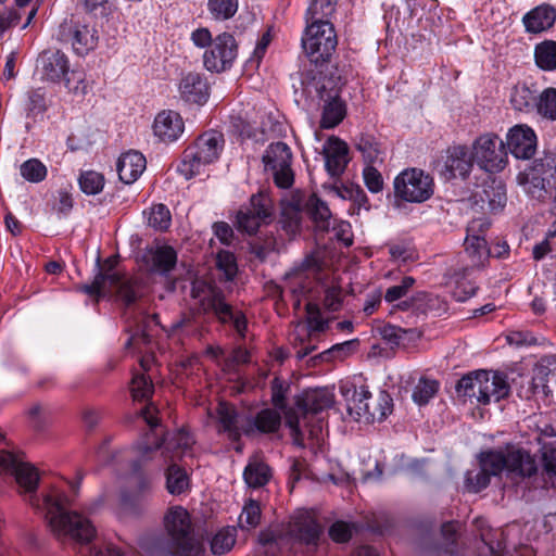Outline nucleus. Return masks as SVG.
Returning a JSON list of instances; mask_svg holds the SVG:
<instances>
[{
    "mask_svg": "<svg viewBox=\"0 0 556 556\" xmlns=\"http://www.w3.org/2000/svg\"><path fill=\"white\" fill-rule=\"evenodd\" d=\"M0 472L14 477L18 491L30 506L40 510L53 536L61 543L87 544L96 535L91 521L77 511L67 510L72 500L63 490L52 486L41 498L36 494L39 473L18 454L0 450Z\"/></svg>",
    "mask_w": 556,
    "mask_h": 556,
    "instance_id": "obj_1",
    "label": "nucleus"
},
{
    "mask_svg": "<svg viewBox=\"0 0 556 556\" xmlns=\"http://www.w3.org/2000/svg\"><path fill=\"white\" fill-rule=\"evenodd\" d=\"M536 470V460L528 451L507 446L504 451L481 453L480 468L466 472L465 486L467 491L478 493L489 485L491 476L506 471L509 478H526Z\"/></svg>",
    "mask_w": 556,
    "mask_h": 556,
    "instance_id": "obj_2",
    "label": "nucleus"
},
{
    "mask_svg": "<svg viewBox=\"0 0 556 556\" xmlns=\"http://www.w3.org/2000/svg\"><path fill=\"white\" fill-rule=\"evenodd\" d=\"M334 403L333 392L327 388L309 390L298 400L296 406L286 412V424L291 430L293 443L303 447L305 432L309 437H318L321 426L314 425L307 428L311 414H318L330 408Z\"/></svg>",
    "mask_w": 556,
    "mask_h": 556,
    "instance_id": "obj_3",
    "label": "nucleus"
},
{
    "mask_svg": "<svg viewBox=\"0 0 556 556\" xmlns=\"http://www.w3.org/2000/svg\"><path fill=\"white\" fill-rule=\"evenodd\" d=\"M460 396L476 401L479 405L498 402L509 393V384L502 374L478 370L464 376L456 386Z\"/></svg>",
    "mask_w": 556,
    "mask_h": 556,
    "instance_id": "obj_4",
    "label": "nucleus"
},
{
    "mask_svg": "<svg viewBox=\"0 0 556 556\" xmlns=\"http://www.w3.org/2000/svg\"><path fill=\"white\" fill-rule=\"evenodd\" d=\"M224 143V137L218 131L202 134L185 150L177 167L178 173L187 180L200 175L207 165L219 159Z\"/></svg>",
    "mask_w": 556,
    "mask_h": 556,
    "instance_id": "obj_5",
    "label": "nucleus"
},
{
    "mask_svg": "<svg viewBox=\"0 0 556 556\" xmlns=\"http://www.w3.org/2000/svg\"><path fill=\"white\" fill-rule=\"evenodd\" d=\"M164 527L170 539L172 556H202L204 549L193 536L190 515L181 506L170 507L164 517Z\"/></svg>",
    "mask_w": 556,
    "mask_h": 556,
    "instance_id": "obj_6",
    "label": "nucleus"
},
{
    "mask_svg": "<svg viewBox=\"0 0 556 556\" xmlns=\"http://www.w3.org/2000/svg\"><path fill=\"white\" fill-rule=\"evenodd\" d=\"M337 45V35L330 22L318 20L307 23L302 46L312 63L323 65L332 55Z\"/></svg>",
    "mask_w": 556,
    "mask_h": 556,
    "instance_id": "obj_7",
    "label": "nucleus"
},
{
    "mask_svg": "<svg viewBox=\"0 0 556 556\" xmlns=\"http://www.w3.org/2000/svg\"><path fill=\"white\" fill-rule=\"evenodd\" d=\"M433 191V178L419 168H406L394 179V194L405 202H425L431 198Z\"/></svg>",
    "mask_w": 556,
    "mask_h": 556,
    "instance_id": "obj_8",
    "label": "nucleus"
},
{
    "mask_svg": "<svg viewBox=\"0 0 556 556\" xmlns=\"http://www.w3.org/2000/svg\"><path fill=\"white\" fill-rule=\"evenodd\" d=\"M473 161L484 172L495 174L507 165V151L503 140L493 134H484L472 143Z\"/></svg>",
    "mask_w": 556,
    "mask_h": 556,
    "instance_id": "obj_9",
    "label": "nucleus"
},
{
    "mask_svg": "<svg viewBox=\"0 0 556 556\" xmlns=\"http://www.w3.org/2000/svg\"><path fill=\"white\" fill-rule=\"evenodd\" d=\"M109 265L104 271L99 270L94 276L91 283H86L79 287V290L90 296H104L111 294L113 291H117L121 299L130 305L137 299L135 289L124 281L122 275L113 268V264L110 261L106 262Z\"/></svg>",
    "mask_w": 556,
    "mask_h": 556,
    "instance_id": "obj_10",
    "label": "nucleus"
},
{
    "mask_svg": "<svg viewBox=\"0 0 556 556\" xmlns=\"http://www.w3.org/2000/svg\"><path fill=\"white\" fill-rule=\"evenodd\" d=\"M273 215V203L268 194L260 192L251 197L250 203L242 206L236 218L239 231L254 235L258 228L267 224Z\"/></svg>",
    "mask_w": 556,
    "mask_h": 556,
    "instance_id": "obj_11",
    "label": "nucleus"
},
{
    "mask_svg": "<svg viewBox=\"0 0 556 556\" xmlns=\"http://www.w3.org/2000/svg\"><path fill=\"white\" fill-rule=\"evenodd\" d=\"M263 163L265 169L270 172L275 184L279 188H290L294 181V174L291 168L292 153L285 142H276L268 146Z\"/></svg>",
    "mask_w": 556,
    "mask_h": 556,
    "instance_id": "obj_12",
    "label": "nucleus"
},
{
    "mask_svg": "<svg viewBox=\"0 0 556 556\" xmlns=\"http://www.w3.org/2000/svg\"><path fill=\"white\" fill-rule=\"evenodd\" d=\"M191 296L199 311L213 313L218 320L230 317L229 304L225 302L223 292L211 281L197 278L192 281Z\"/></svg>",
    "mask_w": 556,
    "mask_h": 556,
    "instance_id": "obj_13",
    "label": "nucleus"
},
{
    "mask_svg": "<svg viewBox=\"0 0 556 556\" xmlns=\"http://www.w3.org/2000/svg\"><path fill=\"white\" fill-rule=\"evenodd\" d=\"M193 437L186 430H178L166 437L161 444L156 446H144V455L151 454L154 458L161 459L160 467L168 463H174L186 456L192 455Z\"/></svg>",
    "mask_w": 556,
    "mask_h": 556,
    "instance_id": "obj_14",
    "label": "nucleus"
},
{
    "mask_svg": "<svg viewBox=\"0 0 556 556\" xmlns=\"http://www.w3.org/2000/svg\"><path fill=\"white\" fill-rule=\"evenodd\" d=\"M316 91L323 101L320 127L330 129L338 126L346 114L344 102L339 97V90L332 79L317 81Z\"/></svg>",
    "mask_w": 556,
    "mask_h": 556,
    "instance_id": "obj_15",
    "label": "nucleus"
},
{
    "mask_svg": "<svg viewBox=\"0 0 556 556\" xmlns=\"http://www.w3.org/2000/svg\"><path fill=\"white\" fill-rule=\"evenodd\" d=\"M238 54L236 39L228 33H223L214 39L212 46L203 54L204 67L213 73L229 70Z\"/></svg>",
    "mask_w": 556,
    "mask_h": 556,
    "instance_id": "obj_16",
    "label": "nucleus"
},
{
    "mask_svg": "<svg viewBox=\"0 0 556 556\" xmlns=\"http://www.w3.org/2000/svg\"><path fill=\"white\" fill-rule=\"evenodd\" d=\"M320 270L321 258L318 253H313L286 275L287 286L293 294L303 295L313 289L315 281L319 279Z\"/></svg>",
    "mask_w": 556,
    "mask_h": 556,
    "instance_id": "obj_17",
    "label": "nucleus"
},
{
    "mask_svg": "<svg viewBox=\"0 0 556 556\" xmlns=\"http://www.w3.org/2000/svg\"><path fill=\"white\" fill-rule=\"evenodd\" d=\"M154 459L151 454L144 455V447L141 450L138 459L130 460V473L136 478V482L131 491H123L121 493V506L124 510L135 511L139 503L150 493L151 481L142 475V467Z\"/></svg>",
    "mask_w": 556,
    "mask_h": 556,
    "instance_id": "obj_18",
    "label": "nucleus"
},
{
    "mask_svg": "<svg viewBox=\"0 0 556 556\" xmlns=\"http://www.w3.org/2000/svg\"><path fill=\"white\" fill-rule=\"evenodd\" d=\"M473 157L465 146H454L446 150L442 161L438 163L440 175L445 180L465 179L473 166Z\"/></svg>",
    "mask_w": 556,
    "mask_h": 556,
    "instance_id": "obj_19",
    "label": "nucleus"
},
{
    "mask_svg": "<svg viewBox=\"0 0 556 556\" xmlns=\"http://www.w3.org/2000/svg\"><path fill=\"white\" fill-rule=\"evenodd\" d=\"M321 533L323 527L313 510L299 509L291 517L288 534L295 541L316 546Z\"/></svg>",
    "mask_w": 556,
    "mask_h": 556,
    "instance_id": "obj_20",
    "label": "nucleus"
},
{
    "mask_svg": "<svg viewBox=\"0 0 556 556\" xmlns=\"http://www.w3.org/2000/svg\"><path fill=\"white\" fill-rule=\"evenodd\" d=\"M215 417L218 430L227 433L232 441L238 440L242 433H249L252 430L251 421L244 415L238 414L236 408L226 402L218 403Z\"/></svg>",
    "mask_w": 556,
    "mask_h": 556,
    "instance_id": "obj_21",
    "label": "nucleus"
},
{
    "mask_svg": "<svg viewBox=\"0 0 556 556\" xmlns=\"http://www.w3.org/2000/svg\"><path fill=\"white\" fill-rule=\"evenodd\" d=\"M37 71L42 80L61 83L70 73V60L60 50H46L37 60Z\"/></svg>",
    "mask_w": 556,
    "mask_h": 556,
    "instance_id": "obj_22",
    "label": "nucleus"
},
{
    "mask_svg": "<svg viewBox=\"0 0 556 556\" xmlns=\"http://www.w3.org/2000/svg\"><path fill=\"white\" fill-rule=\"evenodd\" d=\"M184 130V119L176 111L163 110L154 118L153 134L162 142L169 143L178 140Z\"/></svg>",
    "mask_w": 556,
    "mask_h": 556,
    "instance_id": "obj_23",
    "label": "nucleus"
},
{
    "mask_svg": "<svg viewBox=\"0 0 556 556\" xmlns=\"http://www.w3.org/2000/svg\"><path fill=\"white\" fill-rule=\"evenodd\" d=\"M325 166L331 177L341 176L349 163V147L338 137L331 136L323 148Z\"/></svg>",
    "mask_w": 556,
    "mask_h": 556,
    "instance_id": "obj_24",
    "label": "nucleus"
},
{
    "mask_svg": "<svg viewBox=\"0 0 556 556\" xmlns=\"http://www.w3.org/2000/svg\"><path fill=\"white\" fill-rule=\"evenodd\" d=\"M178 92L182 101L200 105L204 104L210 96L205 78L195 72H189L181 76Z\"/></svg>",
    "mask_w": 556,
    "mask_h": 556,
    "instance_id": "obj_25",
    "label": "nucleus"
},
{
    "mask_svg": "<svg viewBox=\"0 0 556 556\" xmlns=\"http://www.w3.org/2000/svg\"><path fill=\"white\" fill-rule=\"evenodd\" d=\"M507 146L514 156L528 160L535 152L536 136L530 127L517 125L507 135Z\"/></svg>",
    "mask_w": 556,
    "mask_h": 556,
    "instance_id": "obj_26",
    "label": "nucleus"
},
{
    "mask_svg": "<svg viewBox=\"0 0 556 556\" xmlns=\"http://www.w3.org/2000/svg\"><path fill=\"white\" fill-rule=\"evenodd\" d=\"M146 167L144 155L134 150L123 153L116 163L118 177L126 185L135 182L142 175Z\"/></svg>",
    "mask_w": 556,
    "mask_h": 556,
    "instance_id": "obj_27",
    "label": "nucleus"
},
{
    "mask_svg": "<svg viewBox=\"0 0 556 556\" xmlns=\"http://www.w3.org/2000/svg\"><path fill=\"white\" fill-rule=\"evenodd\" d=\"M146 261L152 271L167 274L177 263V253L169 245H157L147 252Z\"/></svg>",
    "mask_w": 556,
    "mask_h": 556,
    "instance_id": "obj_28",
    "label": "nucleus"
},
{
    "mask_svg": "<svg viewBox=\"0 0 556 556\" xmlns=\"http://www.w3.org/2000/svg\"><path fill=\"white\" fill-rule=\"evenodd\" d=\"M556 20V12L549 5H539L528 12L522 22L528 33L538 34L551 28Z\"/></svg>",
    "mask_w": 556,
    "mask_h": 556,
    "instance_id": "obj_29",
    "label": "nucleus"
},
{
    "mask_svg": "<svg viewBox=\"0 0 556 556\" xmlns=\"http://www.w3.org/2000/svg\"><path fill=\"white\" fill-rule=\"evenodd\" d=\"M350 391L346 392V409L351 417L355 420L362 418L369 419L374 417V414L369 412L368 400L371 397V393L364 386L358 389H354L352 395L349 396Z\"/></svg>",
    "mask_w": 556,
    "mask_h": 556,
    "instance_id": "obj_30",
    "label": "nucleus"
},
{
    "mask_svg": "<svg viewBox=\"0 0 556 556\" xmlns=\"http://www.w3.org/2000/svg\"><path fill=\"white\" fill-rule=\"evenodd\" d=\"M305 206L316 230L320 232L329 231L333 217L328 205L316 194H312L306 201Z\"/></svg>",
    "mask_w": 556,
    "mask_h": 556,
    "instance_id": "obj_31",
    "label": "nucleus"
},
{
    "mask_svg": "<svg viewBox=\"0 0 556 556\" xmlns=\"http://www.w3.org/2000/svg\"><path fill=\"white\" fill-rule=\"evenodd\" d=\"M98 45V34L93 27L77 25L73 31L72 46L78 55H86Z\"/></svg>",
    "mask_w": 556,
    "mask_h": 556,
    "instance_id": "obj_32",
    "label": "nucleus"
},
{
    "mask_svg": "<svg viewBox=\"0 0 556 556\" xmlns=\"http://www.w3.org/2000/svg\"><path fill=\"white\" fill-rule=\"evenodd\" d=\"M271 477L270 468L257 457L250 458L243 471V479L250 488L265 485Z\"/></svg>",
    "mask_w": 556,
    "mask_h": 556,
    "instance_id": "obj_33",
    "label": "nucleus"
},
{
    "mask_svg": "<svg viewBox=\"0 0 556 556\" xmlns=\"http://www.w3.org/2000/svg\"><path fill=\"white\" fill-rule=\"evenodd\" d=\"M538 96L527 85H517L510 94V103L516 111L530 113L536 110Z\"/></svg>",
    "mask_w": 556,
    "mask_h": 556,
    "instance_id": "obj_34",
    "label": "nucleus"
},
{
    "mask_svg": "<svg viewBox=\"0 0 556 556\" xmlns=\"http://www.w3.org/2000/svg\"><path fill=\"white\" fill-rule=\"evenodd\" d=\"M166 490L172 495H180L189 488V477L184 468L174 464H166Z\"/></svg>",
    "mask_w": 556,
    "mask_h": 556,
    "instance_id": "obj_35",
    "label": "nucleus"
},
{
    "mask_svg": "<svg viewBox=\"0 0 556 556\" xmlns=\"http://www.w3.org/2000/svg\"><path fill=\"white\" fill-rule=\"evenodd\" d=\"M302 205L298 198L281 201V218L283 227L290 233H295L301 225Z\"/></svg>",
    "mask_w": 556,
    "mask_h": 556,
    "instance_id": "obj_36",
    "label": "nucleus"
},
{
    "mask_svg": "<svg viewBox=\"0 0 556 556\" xmlns=\"http://www.w3.org/2000/svg\"><path fill=\"white\" fill-rule=\"evenodd\" d=\"M536 66L545 72L556 70V41L544 40L534 47Z\"/></svg>",
    "mask_w": 556,
    "mask_h": 556,
    "instance_id": "obj_37",
    "label": "nucleus"
},
{
    "mask_svg": "<svg viewBox=\"0 0 556 556\" xmlns=\"http://www.w3.org/2000/svg\"><path fill=\"white\" fill-rule=\"evenodd\" d=\"M237 529L235 527H225L218 530L211 539V552L214 555H224L235 545Z\"/></svg>",
    "mask_w": 556,
    "mask_h": 556,
    "instance_id": "obj_38",
    "label": "nucleus"
},
{
    "mask_svg": "<svg viewBox=\"0 0 556 556\" xmlns=\"http://www.w3.org/2000/svg\"><path fill=\"white\" fill-rule=\"evenodd\" d=\"M518 181L523 187L525 192L532 198L540 199L545 193L546 179L534 168L530 172L519 174Z\"/></svg>",
    "mask_w": 556,
    "mask_h": 556,
    "instance_id": "obj_39",
    "label": "nucleus"
},
{
    "mask_svg": "<svg viewBox=\"0 0 556 556\" xmlns=\"http://www.w3.org/2000/svg\"><path fill=\"white\" fill-rule=\"evenodd\" d=\"M238 7V0H207L210 16L217 22L228 21L233 17Z\"/></svg>",
    "mask_w": 556,
    "mask_h": 556,
    "instance_id": "obj_40",
    "label": "nucleus"
},
{
    "mask_svg": "<svg viewBox=\"0 0 556 556\" xmlns=\"http://www.w3.org/2000/svg\"><path fill=\"white\" fill-rule=\"evenodd\" d=\"M20 174L28 182L38 184L46 179L48 169L38 159H29L21 164Z\"/></svg>",
    "mask_w": 556,
    "mask_h": 556,
    "instance_id": "obj_41",
    "label": "nucleus"
},
{
    "mask_svg": "<svg viewBox=\"0 0 556 556\" xmlns=\"http://www.w3.org/2000/svg\"><path fill=\"white\" fill-rule=\"evenodd\" d=\"M78 184L84 193L94 195L103 190L104 177L96 170H84L79 175Z\"/></svg>",
    "mask_w": 556,
    "mask_h": 556,
    "instance_id": "obj_42",
    "label": "nucleus"
},
{
    "mask_svg": "<svg viewBox=\"0 0 556 556\" xmlns=\"http://www.w3.org/2000/svg\"><path fill=\"white\" fill-rule=\"evenodd\" d=\"M439 383L435 380L420 378L413 391V401L419 405H426L437 394Z\"/></svg>",
    "mask_w": 556,
    "mask_h": 556,
    "instance_id": "obj_43",
    "label": "nucleus"
},
{
    "mask_svg": "<svg viewBox=\"0 0 556 556\" xmlns=\"http://www.w3.org/2000/svg\"><path fill=\"white\" fill-rule=\"evenodd\" d=\"M262 510L260 504L254 500L245 502L239 516V527L243 530L256 528L261 522Z\"/></svg>",
    "mask_w": 556,
    "mask_h": 556,
    "instance_id": "obj_44",
    "label": "nucleus"
},
{
    "mask_svg": "<svg viewBox=\"0 0 556 556\" xmlns=\"http://www.w3.org/2000/svg\"><path fill=\"white\" fill-rule=\"evenodd\" d=\"M536 112L544 118L556 121V88H546L538 98Z\"/></svg>",
    "mask_w": 556,
    "mask_h": 556,
    "instance_id": "obj_45",
    "label": "nucleus"
},
{
    "mask_svg": "<svg viewBox=\"0 0 556 556\" xmlns=\"http://www.w3.org/2000/svg\"><path fill=\"white\" fill-rule=\"evenodd\" d=\"M172 223L169 210L164 204L153 205L148 213V225L155 230H166Z\"/></svg>",
    "mask_w": 556,
    "mask_h": 556,
    "instance_id": "obj_46",
    "label": "nucleus"
},
{
    "mask_svg": "<svg viewBox=\"0 0 556 556\" xmlns=\"http://www.w3.org/2000/svg\"><path fill=\"white\" fill-rule=\"evenodd\" d=\"M435 302H438V299L432 294L427 292H418L409 301H403L397 304L396 307L403 311L408 309L409 307H414L421 313H427L434 308Z\"/></svg>",
    "mask_w": 556,
    "mask_h": 556,
    "instance_id": "obj_47",
    "label": "nucleus"
},
{
    "mask_svg": "<svg viewBox=\"0 0 556 556\" xmlns=\"http://www.w3.org/2000/svg\"><path fill=\"white\" fill-rule=\"evenodd\" d=\"M216 267L224 275L226 281H231L238 273V265L235 255L222 250L216 255Z\"/></svg>",
    "mask_w": 556,
    "mask_h": 556,
    "instance_id": "obj_48",
    "label": "nucleus"
},
{
    "mask_svg": "<svg viewBox=\"0 0 556 556\" xmlns=\"http://www.w3.org/2000/svg\"><path fill=\"white\" fill-rule=\"evenodd\" d=\"M131 394L136 401L149 400L153 392V384L144 374H135L131 379Z\"/></svg>",
    "mask_w": 556,
    "mask_h": 556,
    "instance_id": "obj_49",
    "label": "nucleus"
},
{
    "mask_svg": "<svg viewBox=\"0 0 556 556\" xmlns=\"http://www.w3.org/2000/svg\"><path fill=\"white\" fill-rule=\"evenodd\" d=\"M280 419L279 413L267 408L256 415L254 425L262 432H274L278 429Z\"/></svg>",
    "mask_w": 556,
    "mask_h": 556,
    "instance_id": "obj_50",
    "label": "nucleus"
},
{
    "mask_svg": "<svg viewBox=\"0 0 556 556\" xmlns=\"http://www.w3.org/2000/svg\"><path fill=\"white\" fill-rule=\"evenodd\" d=\"M484 194L492 211H500L505 206L507 201L506 188L502 181L493 180L489 189L484 190Z\"/></svg>",
    "mask_w": 556,
    "mask_h": 556,
    "instance_id": "obj_51",
    "label": "nucleus"
},
{
    "mask_svg": "<svg viewBox=\"0 0 556 556\" xmlns=\"http://www.w3.org/2000/svg\"><path fill=\"white\" fill-rule=\"evenodd\" d=\"M334 10V0H313L306 11V23L324 20Z\"/></svg>",
    "mask_w": 556,
    "mask_h": 556,
    "instance_id": "obj_52",
    "label": "nucleus"
},
{
    "mask_svg": "<svg viewBox=\"0 0 556 556\" xmlns=\"http://www.w3.org/2000/svg\"><path fill=\"white\" fill-rule=\"evenodd\" d=\"M416 280L412 276H404L399 285L391 286L386 290L384 300L388 303H393L407 295L414 287Z\"/></svg>",
    "mask_w": 556,
    "mask_h": 556,
    "instance_id": "obj_53",
    "label": "nucleus"
},
{
    "mask_svg": "<svg viewBox=\"0 0 556 556\" xmlns=\"http://www.w3.org/2000/svg\"><path fill=\"white\" fill-rule=\"evenodd\" d=\"M63 81L67 90L74 96L84 97L87 93L88 85L86 83V77L83 72L77 70H71Z\"/></svg>",
    "mask_w": 556,
    "mask_h": 556,
    "instance_id": "obj_54",
    "label": "nucleus"
},
{
    "mask_svg": "<svg viewBox=\"0 0 556 556\" xmlns=\"http://www.w3.org/2000/svg\"><path fill=\"white\" fill-rule=\"evenodd\" d=\"M465 249L472 256L481 258L489 254L486 247V240L482 235H470L467 233L465 239Z\"/></svg>",
    "mask_w": 556,
    "mask_h": 556,
    "instance_id": "obj_55",
    "label": "nucleus"
},
{
    "mask_svg": "<svg viewBox=\"0 0 556 556\" xmlns=\"http://www.w3.org/2000/svg\"><path fill=\"white\" fill-rule=\"evenodd\" d=\"M380 333L384 340L393 344H401L408 334H417L414 329H404L394 325H386L381 328Z\"/></svg>",
    "mask_w": 556,
    "mask_h": 556,
    "instance_id": "obj_56",
    "label": "nucleus"
},
{
    "mask_svg": "<svg viewBox=\"0 0 556 556\" xmlns=\"http://www.w3.org/2000/svg\"><path fill=\"white\" fill-rule=\"evenodd\" d=\"M364 182L367 189L372 193H378L383 189V179L381 174L372 165H367L363 170Z\"/></svg>",
    "mask_w": 556,
    "mask_h": 556,
    "instance_id": "obj_57",
    "label": "nucleus"
},
{
    "mask_svg": "<svg viewBox=\"0 0 556 556\" xmlns=\"http://www.w3.org/2000/svg\"><path fill=\"white\" fill-rule=\"evenodd\" d=\"M330 230L333 232L334 238L338 241H341L344 245L349 247L353 243V236L349 222L337 220L333 218Z\"/></svg>",
    "mask_w": 556,
    "mask_h": 556,
    "instance_id": "obj_58",
    "label": "nucleus"
},
{
    "mask_svg": "<svg viewBox=\"0 0 556 556\" xmlns=\"http://www.w3.org/2000/svg\"><path fill=\"white\" fill-rule=\"evenodd\" d=\"M533 168L546 180L556 177V155L553 153L546 154L536 161Z\"/></svg>",
    "mask_w": 556,
    "mask_h": 556,
    "instance_id": "obj_59",
    "label": "nucleus"
},
{
    "mask_svg": "<svg viewBox=\"0 0 556 556\" xmlns=\"http://www.w3.org/2000/svg\"><path fill=\"white\" fill-rule=\"evenodd\" d=\"M358 149L362 151L363 156L369 164L382 162V152L378 143L371 140H364L358 144Z\"/></svg>",
    "mask_w": 556,
    "mask_h": 556,
    "instance_id": "obj_60",
    "label": "nucleus"
},
{
    "mask_svg": "<svg viewBox=\"0 0 556 556\" xmlns=\"http://www.w3.org/2000/svg\"><path fill=\"white\" fill-rule=\"evenodd\" d=\"M329 536L338 543L348 542L352 536V528L344 521H337L330 527Z\"/></svg>",
    "mask_w": 556,
    "mask_h": 556,
    "instance_id": "obj_61",
    "label": "nucleus"
},
{
    "mask_svg": "<svg viewBox=\"0 0 556 556\" xmlns=\"http://www.w3.org/2000/svg\"><path fill=\"white\" fill-rule=\"evenodd\" d=\"M342 305V291L338 287L325 291L324 306L329 312H338Z\"/></svg>",
    "mask_w": 556,
    "mask_h": 556,
    "instance_id": "obj_62",
    "label": "nucleus"
},
{
    "mask_svg": "<svg viewBox=\"0 0 556 556\" xmlns=\"http://www.w3.org/2000/svg\"><path fill=\"white\" fill-rule=\"evenodd\" d=\"M308 325L313 331H323L327 327V320L323 318L318 307L313 303L306 304Z\"/></svg>",
    "mask_w": 556,
    "mask_h": 556,
    "instance_id": "obj_63",
    "label": "nucleus"
},
{
    "mask_svg": "<svg viewBox=\"0 0 556 556\" xmlns=\"http://www.w3.org/2000/svg\"><path fill=\"white\" fill-rule=\"evenodd\" d=\"M192 43L200 49L210 48L214 41L212 34L206 27H199L190 35Z\"/></svg>",
    "mask_w": 556,
    "mask_h": 556,
    "instance_id": "obj_64",
    "label": "nucleus"
}]
</instances>
